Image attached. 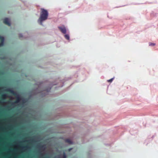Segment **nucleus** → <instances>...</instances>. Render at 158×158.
I'll list each match as a JSON object with an SVG mask.
<instances>
[{
	"mask_svg": "<svg viewBox=\"0 0 158 158\" xmlns=\"http://www.w3.org/2000/svg\"><path fill=\"white\" fill-rule=\"evenodd\" d=\"M8 124L9 125H11L12 126H14V125L13 124H10V123H8Z\"/></svg>",
	"mask_w": 158,
	"mask_h": 158,
	"instance_id": "a878e982",
	"label": "nucleus"
},
{
	"mask_svg": "<svg viewBox=\"0 0 158 158\" xmlns=\"http://www.w3.org/2000/svg\"><path fill=\"white\" fill-rule=\"evenodd\" d=\"M62 155L61 154H59L56 156L55 157V158H62Z\"/></svg>",
	"mask_w": 158,
	"mask_h": 158,
	"instance_id": "2eb2a0df",
	"label": "nucleus"
},
{
	"mask_svg": "<svg viewBox=\"0 0 158 158\" xmlns=\"http://www.w3.org/2000/svg\"><path fill=\"white\" fill-rule=\"evenodd\" d=\"M36 148L39 149L38 155L41 156H44V153H45L47 148L46 145L40 143L36 145Z\"/></svg>",
	"mask_w": 158,
	"mask_h": 158,
	"instance_id": "20e7f679",
	"label": "nucleus"
},
{
	"mask_svg": "<svg viewBox=\"0 0 158 158\" xmlns=\"http://www.w3.org/2000/svg\"><path fill=\"white\" fill-rule=\"evenodd\" d=\"M8 152H11V153H12V152H13V151L11 150L10 151H8Z\"/></svg>",
	"mask_w": 158,
	"mask_h": 158,
	"instance_id": "c85d7f7f",
	"label": "nucleus"
},
{
	"mask_svg": "<svg viewBox=\"0 0 158 158\" xmlns=\"http://www.w3.org/2000/svg\"><path fill=\"white\" fill-rule=\"evenodd\" d=\"M19 100H16L14 102H12L11 103V105L13 106V107H15L16 104L18 103H19Z\"/></svg>",
	"mask_w": 158,
	"mask_h": 158,
	"instance_id": "9b49d317",
	"label": "nucleus"
},
{
	"mask_svg": "<svg viewBox=\"0 0 158 158\" xmlns=\"http://www.w3.org/2000/svg\"><path fill=\"white\" fill-rule=\"evenodd\" d=\"M83 69L84 70H85V69Z\"/></svg>",
	"mask_w": 158,
	"mask_h": 158,
	"instance_id": "e433bc0d",
	"label": "nucleus"
},
{
	"mask_svg": "<svg viewBox=\"0 0 158 158\" xmlns=\"http://www.w3.org/2000/svg\"><path fill=\"white\" fill-rule=\"evenodd\" d=\"M21 100H22L23 103H25L29 101V98H21Z\"/></svg>",
	"mask_w": 158,
	"mask_h": 158,
	"instance_id": "9d476101",
	"label": "nucleus"
},
{
	"mask_svg": "<svg viewBox=\"0 0 158 158\" xmlns=\"http://www.w3.org/2000/svg\"><path fill=\"white\" fill-rule=\"evenodd\" d=\"M18 135L20 137H21L22 136L21 135H20V134H18Z\"/></svg>",
	"mask_w": 158,
	"mask_h": 158,
	"instance_id": "2f4dec72",
	"label": "nucleus"
},
{
	"mask_svg": "<svg viewBox=\"0 0 158 158\" xmlns=\"http://www.w3.org/2000/svg\"><path fill=\"white\" fill-rule=\"evenodd\" d=\"M76 77H77L78 76V72L77 71L74 75Z\"/></svg>",
	"mask_w": 158,
	"mask_h": 158,
	"instance_id": "aec40b11",
	"label": "nucleus"
},
{
	"mask_svg": "<svg viewBox=\"0 0 158 158\" xmlns=\"http://www.w3.org/2000/svg\"><path fill=\"white\" fill-rule=\"evenodd\" d=\"M23 120L24 121H26V120L25 119H23Z\"/></svg>",
	"mask_w": 158,
	"mask_h": 158,
	"instance_id": "f704fd0d",
	"label": "nucleus"
},
{
	"mask_svg": "<svg viewBox=\"0 0 158 158\" xmlns=\"http://www.w3.org/2000/svg\"><path fill=\"white\" fill-rule=\"evenodd\" d=\"M3 23L9 26H11V23L10 20L8 18H6L4 19Z\"/></svg>",
	"mask_w": 158,
	"mask_h": 158,
	"instance_id": "0eeeda50",
	"label": "nucleus"
},
{
	"mask_svg": "<svg viewBox=\"0 0 158 158\" xmlns=\"http://www.w3.org/2000/svg\"><path fill=\"white\" fill-rule=\"evenodd\" d=\"M58 28L61 33L64 34V37L69 42L71 40L70 39V31L69 29L66 28L64 25H62V26H58Z\"/></svg>",
	"mask_w": 158,
	"mask_h": 158,
	"instance_id": "7ed1b4c3",
	"label": "nucleus"
},
{
	"mask_svg": "<svg viewBox=\"0 0 158 158\" xmlns=\"http://www.w3.org/2000/svg\"><path fill=\"white\" fill-rule=\"evenodd\" d=\"M62 158H67V156L65 152H63V154L62 156Z\"/></svg>",
	"mask_w": 158,
	"mask_h": 158,
	"instance_id": "dca6fc26",
	"label": "nucleus"
},
{
	"mask_svg": "<svg viewBox=\"0 0 158 158\" xmlns=\"http://www.w3.org/2000/svg\"><path fill=\"white\" fill-rule=\"evenodd\" d=\"M72 149V148H69V149L68 150L69 151H71Z\"/></svg>",
	"mask_w": 158,
	"mask_h": 158,
	"instance_id": "7c9ffc66",
	"label": "nucleus"
},
{
	"mask_svg": "<svg viewBox=\"0 0 158 158\" xmlns=\"http://www.w3.org/2000/svg\"><path fill=\"white\" fill-rule=\"evenodd\" d=\"M156 44L154 43L150 42L149 43V46H154L156 45Z\"/></svg>",
	"mask_w": 158,
	"mask_h": 158,
	"instance_id": "a211bd4d",
	"label": "nucleus"
},
{
	"mask_svg": "<svg viewBox=\"0 0 158 158\" xmlns=\"http://www.w3.org/2000/svg\"><path fill=\"white\" fill-rule=\"evenodd\" d=\"M57 83L56 82L52 83L50 84L49 85V86L46 89L44 90L46 91V92H45L44 91H43L41 92H39L41 94V95L42 97H44L46 95L48 94V92H50L52 86L54 85H57Z\"/></svg>",
	"mask_w": 158,
	"mask_h": 158,
	"instance_id": "423d86ee",
	"label": "nucleus"
},
{
	"mask_svg": "<svg viewBox=\"0 0 158 158\" xmlns=\"http://www.w3.org/2000/svg\"><path fill=\"white\" fill-rule=\"evenodd\" d=\"M71 78H72V77H68V79H67L66 78H65L64 79V80H65V81H68V80H69V79H71Z\"/></svg>",
	"mask_w": 158,
	"mask_h": 158,
	"instance_id": "412c9836",
	"label": "nucleus"
},
{
	"mask_svg": "<svg viewBox=\"0 0 158 158\" xmlns=\"http://www.w3.org/2000/svg\"><path fill=\"white\" fill-rule=\"evenodd\" d=\"M41 10L40 16L38 22L40 23V25H43V22L48 19L49 13L47 10L44 8H41Z\"/></svg>",
	"mask_w": 158,
	"mask_h": 158,
	"instance_id": "f03ea898",
	"label": "nucleus"
},
{
	"mask_svg": "<svg viewBox=\"0 0 158 158\" xmlns=\"http://www.w3.org/2000/svg\"><path fill=\"white\" fill-rule=\"evenodd\" d=\"M5 107H6V108H7L8 109L10 110V107L9 106H7V105H6L5 106Z\"/></svg>",
	"mask_w": 158,
	"mask_h": 158,
	"instance_id": "b1692460",
	"label": "nucleus"
},
{
	"mask_svg": "<svg viewBox=\"0 0 158 158\" xmlns=\"http://www.w3.org/2000/svg\"><path fill=\"white\" fill-rule=\"evenodd\" d=\"M42 139L41 137L40 136H34L32 138H30L27 140H19L15 143V145L18 147H20L21 150L23 152H29L31 149V148L29 145L21 146L19 144L23 142H28L31 143H35L40 141Z\"/></svg>",
	"mask_w": 158,
	"mask_h": 158,
	"instance_id": "f257e3e1",
	"label": "nucleus"
},
{
	"mask_svg": "<svg viewBox=\"0 0 158 158\" xmlns=\"http://www.w3.org/2000/svg\"><path fill=\"white\" fill-rule=\"evenodd\" d=\"M8 97V94H4L2 95V99L3 100H5L6 99L7 97Z\"/></svg>",
	"mask_w": 158,
	"mask_h": 158,
	"instance_id": "f8f14e48",
	"label": "nucleus"
},
{
	"mask_svg": "<svg viewBox=\"0 0 158 158\" xmlns=\"http://www.w3.org/2000/svg\"><path fill=\"white\" fill-rule=\"evenodd\" d=\"M82 73V74H84L83 73Z\"/></svg>",
	"mask_w": 158,
	"mask_h": 158,
	"instance_id": "4c0bfd02",
	"label": "nucleus"
},
{
	"mask_svg": "<svg viewBox=\"0 0 158 158\" xmlns=\"http://www.w3.org/2000/svg\"><path fill=\"white\" fill-rule=\"evenodd\" d=\"M49 158V157H47V156H45L44 158Z\"/></svg>",
	"mask_w": 158,
	"mask_h": 158,
	"instance_id": "473e14b6",
	"label": "nucleus"
},
{
	"mask_svg": "<svg viewBox=\"0 0 158 158\" xmlns=\"http://www.w3.org/2000/svg\"><path fill=\"white\" fill-rule=\"evenodd\" d=\"M126 5H123V6H119L117 7H120L124 6H126Z\"/></svg>",
	"mask_w": 158,
	"mask_h": 158,
	"instance_id": "cd10ccee",
	"label": "nucleus"
},
{
	"mask_svg": "<svg viewBox=\"0 0 158 158\" xmlns=\"http://www.w3.org/2000/svg\"><path fill=\"white\" fill-rule=\"evenodd\" d=\"M66 142L69 143L70 144H73V141L70 139H66Z\"/></svg>",
	"mask_w": 158,
	"mask_h": 158,
	"instance_id": "ddd939ff",
	"label": "nucleus"
},
{
	"mask_svg": "<svg viewBox=\"0 0 158 158\" xmlns=\"http://www.w3.org/2000/svg\"><path fill=\"white\" fill-rule=\"evenodd\" d=\"M114 77L112 78H111L109 79V80H107V81L108 82H111L114 79Z\"/></svg>",
	"mask_w": 158,
	"mask_h": 158,
	"instance_id": "f3484780",
	"label": "nucleus"
},
{
	"mask_svg": "<svg viewBox=\"0 0 158 158\" xmlns=\"http://www.w3.org/2000/svg\"><path fill=\"white\" fill-rule=\"evenodd\" d=\"M76 81L77 82V81H75L74 82H73V83L71 84V85L69 86V87H68V89H69V88H70V86H71V85H73V84L74 83V82H76Z\"/></svg>",
	"mask_w": 158,
	"mask_h": 158,
	"instance_id": "5701e85b",
	"label": "nucleus"
},
{
	"mask_svg": "<svg viewBox=\"0 0 158 158\" xmlns=\"http://www.w3.org/2000/svg\"><path fill=\"white\" fill-rule=\"evenodd\" d=\"M133 4H134V5H138V4H139V3H133Z\"/></svg>",
	"mask_w": 158,
	"mask_h": 158,
	"instance_id": "72a5a7b5",
	"label": "nucleus"
},
{
	"mask_svg": "<svg viewBox=\"0 0 158 158\" xmlns=\"http://www.w3.org/2000/svg\"><path fill=\"white\" fill-rule=\"evenodd\" d=\"M8 128H10V127H9H9H8Z\"/></svg>",
	"mask_w": 158,
	"mask_h": 158,
	"instance_id": "c9c22d12",
	"label": "nucleus"
},
{
	"mask_svg": "<svg viewBox=\"0 0 158 158\" xmlns=\"http://www.w3.org/2000/svg\"><path fill=\"white\" fill-rule=\"evenodd\" d=\"M0 126H1V129L2 130H5V127L2 126V123L0 122Z\"/></svg>",
	"mask_w": 158,
	"mask_h": 158,
	"instance_id": "4468645a",
	"label": "nucleus"
},
{
	"mask_svg": "<svg viewBox=\"0 0 158 158\" xmlns=\"http://www.w3.org/2000/svg\"><path fill=\"white\" fill-rule=\"evenodd\" d=\"M154 135H152V137H151V140H152L154 138Z\"/></svg>",
	"mask_w": 158,
	"mask_h": 158,
	"instance_id": "bb28decb",
	"label": "nucleus"
},
{
	"mask_svg": "<svg viewBox=\"0 0 158 158\" xmlns=\"http://www.w3.org/2000/svg\"><path fill=\"white\" fill-rule=\"evenodd\" d=\"M146 141H146L144 142V144H145V145H148V143H146Z\"/></svg>",
	"mask_w": 158,
	"mask_h": 158,
	"instance_id": "393cba45",
	"label": "nucleus"
},
{
	"mask_svg": "<svg viewBox=\"0 0 158 158\" xmlns=\"http://www.w3.org/2000/svg\"><path fill=\"white\" fill-rule=\"evenodd\" d=\"M38 93H39V92H33L32 91L28 93L29 95V97L28 98H29L30 99V98L33 97L34 95H36Z\"/></svg>",
	"mask_w": 158,
	"mask_h": 158,
	"instance_id": "6e6552de",
	"label": "nucleus"
},
{
	"mask_svg": "<svg viewBox=\"0 0 158 158\" xmlns=\"http://www.w3.org/2000/svg\"><path fill=\"white\" fill-rule=\"evenodd\" d=\"M19 36L20 38H21L23 36L22 33H20L19 34Z\"/></svg>",
	"mask_w": 158,
	"mask_h": 158,
	"instance_id": "4be33fe9",
	"label": "nucleus"
},
{
	"mask_svg": "<svg viewBox=\"0 0 158 158\" xmlns=\"http://www.w3.org/2000/svg\"><path fill=\"white\" fill-rule=\"evenodd\" d=\"M2 89L6 88L5 91L10 92L12 94L16 96V100H19V102L21 101V98H22L20 95L18 94L16 91H14L13 89L9 88L8 87H2L1 88Z\"/></svg>",
	"mask_w": 158,
	"mask_h": 158,
	"instance_id": "39448f33",
	"label": "nucleus"
},
{
	"mask_svg": "<svg viewBox=\"0 0 158 158\" xmlns=\"http://www.w3.org/2000/svg\"><path fill=\"white\" fill-rule=\"evenodd\" d=\"M0 59H6V57L5 56H1L0 57Z\"/></svg>",
	"mask_w": 158,
	"mask_h": 158,
	"instance_id": "6ab92c4d",
	"label": "nucleus"
},
{
	"mask_svg": "<svg viewBox=\"0 0 158 158\" xmlns=\"http://www.w3.org/2000/svg\"><path fill=\"white\" fill-rule=\"evenodd\" d=\"M64 85V82H63V84L61 86V87H62Z\"/></svg>",
	"mask_w": 158,
	"mask_h": 158,
	"instance_id": "c756f323",
	"label": "nucleus"
},
{
	"mask_svg": "<svg viewBox=\"0 0 158 158\" xmlns=\"http://www.w3.org/2000/svg\"><path fill=\"white\" fill-rule=\"evenodd\" d=\"M0 38L1 39V43H0V47L3 46L4 45L5 38L3 36L0 35Z\"/></svg>",
	"mask_w": 158,
	"mask_h": 158,
	"instance_id": "1a4fd4ad",
	"label": "nucleus"
}]
</instances>
